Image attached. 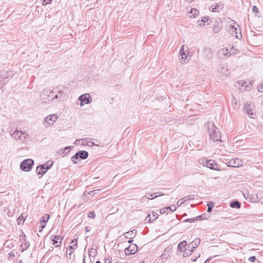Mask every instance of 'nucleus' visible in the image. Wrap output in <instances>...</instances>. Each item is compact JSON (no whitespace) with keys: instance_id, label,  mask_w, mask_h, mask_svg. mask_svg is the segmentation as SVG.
Returning <instances> with one entry per match:
<instances>
[{"instance_id":"f257e3e1","label":"nucleus","mask_w":263,"mask_h":263,"mask_svg":"<svg viewBox=\"0 0 263 263\" xmlns=\"http://www.w3.org/2000/svg\"><path fill=\"white\" fill-rule=\"evenodd\" d=\"M205 127L207 129L211 140L214 142L220 141V131L213 122H208L205 124Z\"/></svg>"},{"instance_id":"f03ea898","label":"nucleus","mask_w":263,"mask_h":263,"mask_svg":"<svg viewBox=\"0 0 263 263\" xmlns=\"http://www.w3.org/2000/svg\"><path fill=\"white\" fill-rule=\"evenodd\" d=\"M214 52L212 49L210 47H205L203 48L199 56L202 62H206L211 61Z\"/></svg>"},{"instance_id":"7ed1b4c3","label":"nucleus","mask_w":263,"mask_h":263,"mask_svg":"<svg viewBox=\"0 0 263 263\" xmlns=\"http://www.w3.org/2000/svg\"><path fill=\"white\" fill-rule=\"evenodd\" d=\"M34 161L31 159H27L23 160L20 164V168L25 172H29L34 165Z\"/></svg>"},{"instance_id":"20e7f679","label":"nucleus","mask_w":263,"mask_h":263,"mask_svg":"<svg viewBox=\"0 0 263 263\" xmlns=\"http://www.w3.org/2000/svg\"><path fill=\"white\" fill-rule=\"evenodd\" d=\"M53 164V162H51V164H49V161H48L45 164L40 165L37 166L36 169V172L38 175H41L42 176L44 174H45L47 171L49 170Z\"/></svg>"},{"instance_id":"39448f33","label":"nucleus","mask_w":263,"mask_h":263,"mask_svg":"<svg viewBox=\"0 0 263 263\" xmlns=\"http://www.w3.org/2000/svg\"><path fill=\"white\" fill-rule=\"evenodd\" d=\"M19 237L20 247L22 249V251L23 252L29 248L30 246V243L28 241H27L26 236L23 232H22V234L20 235Z\"/></svg>"},{"instance_id":"423d86ee","label":"nucleus","mask_w":263,"mask_h":263,"mask_svg":"<svg viewBox=\"0 0 263 263\" xmlns=\"http://www.w3.org/2000/svg\"><path fill=\"white\" fill-rule=\"evenodd\" d=\"M57 116L56 115H51L47 116L44 120L43 124L47 127L52 125L53 123L57 121Z\"/></svg>"},{"instance_id":"0eeeda50","label":"nucleus","mask_w":263,"mask_h":263,"mask_svg":"<svg viewBox=\"0 0 263 263\" xmlns=\"http://www.w3.org/2000/svg\"><path fill=\"white\" fill-rule=\"evenodd\" d=\"M138 247L136 244L132 243L125 249V253L126 255L134 254L138 251Z\"/></svg>"},{"instance_id":"6e6552de","label":"nucleus","mask_w":263,"mask_h":263,"mask_svg":"<svg viewBox=\"0 0 263 263\" xmlns=\"http://www.w3.org/2000/svg\"><path fill=\"white\" fill-rule=\"evenodd\" d=\"M217 55L219 59H224L229 58L231 53L229 51L228 49L222 48L218 51Z\"/></svg>"},{"instance_id":"1a4fd4ad","label":"nucleus","mask_w":263,"mask_h":263,"mask_svg":"<svg viewBox=\"0 0 263 263\" xmlns=\"http://www.w3.org/2000/svg\"><path fill=\"white\" fill-rule=\"evenodd\" d=\"M226 164L229 167H238L242 165V161L240 159L236 158L227 162Z\"/></svg>"},{"instance_id":"9d476101","label":"nucleus","mask_w":263,"mask_h":263,"mask_svg":"<svg viewBox=\"0 0 263 263\" xmlns=\"http://www.w3.org/2000/svg\"><path fill=\"white\" fill-rule=\"evenodd\" d=\"M206 164L207 167L216 171H220V169L219 168L218 164L217 162L212 159L209 160L208 161H206Z\"/></svg>"},{"instance_id":"9b49d317","label":"nucleus","mask_w":263,"mask_h":263,"mask_svg":"<svg viewBox=\"0 0 263 263\" xmlns=\"http://www.w3.org/2000/svg\"><path fill=\"white\" fill-rule=\"evenodd\" d=\"M79 100L81 103L89 104L91 102L92 99L89 93H85L79 97Z\"/></svg>"},{"instance_id":"f8f14e48","label":"nucleus","mask_w":263,"mask_h":263,"mask_svg":"<svg viewBox=\"0 0 263 263\" xmlns=\"http://www.w3.org/2000/svg\"><path fill=\"white\" fill-rule=\"evenodd\" d=\"M217 71L223 76H228L229 71L227 65L225 64H220L217 68Z\"/></svg>"},{"instance_id":"ddd939ff","label":"nucleus","mask_w":263,"mask_h":263,"mask_svg":"<svg viewBox=\"0 0 263 263\" xmlns=\"http://www.w3.org/2000/svg\"><path fill=\"white\" fill-rule=\"evenodd\" d=\"M244 111L247 112L249 116L252 118H254L255 116V113L254 112L253 109L251 108L250 104L247 102L245 105Z\"/></svg>"},{"instance_id":"4468645a","label":"nucleus","mask_w":263,"mask_h":263,"mask_svg":"<svg viewBox=\"0 0 263 263\" xmlns=\"http://www.w3.org/2000/svg\"><path fill=\"white\" fill-rule=\"evenodd\" d=\"M23 135H25V132H23L21 130H18L16 129L12 134H11V136L12 138L16 140H20L22 141Z\"/></svg>"},{"instance_id":"2eb2a0df","label":"nucleus","mask_w":263,"mask_h":263,"mask_svg":"<svg viewBox=\"0 0 263 263\" xmlns=\"http://www.w3.org/2000/svg\"><path fill=\"white\" fill-rule=\"evenodd\" d=\"M200 241V239L197 238L190 243H189L187 247L191 248V252H194L195 249L199 245Z\"/></svg>"},{"instance_id":"dca6fc26","label":"nucleus","mask_w":263,"mask_h":263,"mask_svg":"<svg viewBox=\"0 0 263 263\" xmlns=\"http://www.w3.org/2000/svg\"><path fill=\"white\" fill-rule=\"evenodd\" d=\"M229 31L232 35L235 36L237 39L239 38V34L241 36L240 32L238 33L237 29L233 25H230Z\"/></svg>"},{"instance_id":"f3484780","label":"nucleus","mask_w":263,"mask_h":263,"mask_svg":"<svg viewBox=\"0 0 263 263\" xmlns=\"http://www.w3.org/2000/svg\"><path fill=\"white\" fill-rule=\"evenodd\" d=\"M63 237L61 236L57 235L54 236V238L52 239V244L55 247H58L61 246L62 241Z\"/></svg>"},{"instance_id":"a211bd4d","label":"nucleus","mask_w":263,"mask_h":263,"mask_svg":"<svg viewBox=\"0 0 263 263\" xmlns=\"http://www.w3.org/2000/svg\"><path fill=\"white\" fill-rule=\"evenodd\" d=\"M180 53L181 54V58L179 59V62L180 63L183 64L185 62L186 60L187 59V56L186 55L184 51L183 46H182L181 48Z\"/></svg>"},{"instance_id":"6ab92c4d","label":"nucleus","mask_w":263,"mask_h":263,"mask_svg":"<svg viewBox=\"0 0 263 263\" xmlns=\"http://www.w3.org/2000/svg\"><path fill=\"white\" fill-rule=\"evenodd\" d=\"M76 154L78 157L82 159H86L88 157V153L85 151H79Z\"/></svg>"},{"instance_id":"aec40b11","label":"nucleus","mask_w":263,"mask_h":263,"mask_svg":"<svg viewBox=\"0 0 263 263\" xmlns=\"http://www.w3.org/2000/svg\"><path fill=\"white\" fill-rule=\"evenodd\" d=\"M176 210L175 205H172V206H166L160 210V213L161 214H164L167 211L170 210L171 212H174Z\"/></svg>"},{"instance_id":"412c9836","label":"nucleus","mask_w":263,"mask_h":263,"mask_svg":"<svg viewBox=\"0 0 263 263\" xmlns=\"http://www.w3.org/2000/svg\"><path fill=\"white\" fill-rule=\"evenodd\" d=\"M26 217V214L25 213H23L21 215L17 218V224L20 225L24 223Z\"/></svg>"},{"instance_id":"4be33fe9","label":"nucleus","mask_w":263,"mask_h":263,"mask_svg":"<svg viewBox=\"0 0 263 263\" xmlns=\"http://www.w3.org/2000/svg\"><path fill=\"white\" fill-rule=\"evenodd\" d=\"M187 246V242L186 240L181 241L178 245L177 249L180 252H182L183 249Z\"/></svg>"},{"instance_id":"5701e85b","label":"nucleus","mask_w":263,"mask_h":263,"mask_svg":"<svg viewBox=\"0 0 263 263\" xmlns=\"http://www.w3.org/2000/svg\"><path fill=\"white\" fill-rule=\"evenodd\" d=\"M76 241H77V239H76ZM74 247H77V242H76V243L73 246H71L69 247L68 248L67 252V253L68 252V255L69 256L70 258L71 257V255L72 254V253L75 250Z\"/></svg>"},{"instance_id":"b1692460","label":"nucleus","mask_w":263,"mask_h":263,"mask_svg":"<svg viewBox=\"0 0 263 263\" xmlns=\"http://www.w3.org/2000/svg\"><path fill=\"white\" fill-rule=\"evenodd\" d=\"M190 13L191 14V17H196L198 15L199 12L198 10L194 8H192L191 9Z\"/></svg>"},{"instance_id":"393cba45","label":"nucleus","mask_w":263,"mask_h":263,"mask_svg":"<svg viewBox=\"0 0 263 263\" xmlns=\"http://www.w3.org/2000/svg\"><path fill=\"white\" fill-rule=\"evenodd\" d=\"M230 206L233 208L239 209L241 206V204L238 201H233L230 203Z\"/></svg>"},{"instance_id":"a878e982","label":"nucleus","mask_w":263,"mask_h":263,"mask_svg":"<svg viewBox=\"0 0 263 263\" xmlns=\"http://www.w3.org/2000/svg\"><path fill=\"white\" fill-rule=\"evenodd\" d=\"M220 8L222 9L223 8V4L221 3H220L219 4H216L214 6V7L212 8V11L213 12H217L218 10H219Z\"/></svg>"},{"instance_id":"bb28decb","label":"nucleus","mask_w":263,"mask_h":263,"mask_svg":"<svg viewBox=\"0 0 263 263\" xmlns=\"http://www.w3.org/2000/svg\"><path fill=\"white\" fill-rule=\"evenodd\" d=\"M209 20V16H204L203 17L201 21H198V23L200 26H203L204 25V23L207 22Z\"/></svg>"},{"instance_id":"cd10ccee","label":"nucleus","mask_w":263,"mask_h":263,"mask_svg":"<svg viewBox=\"0 0 263 263\" xmlns=\"http://www.w3.org/2000/svg\"><path fill=\"white\" fill-rule=\"evenodd\" d=\"M221 29V26L218 24H215L213 28V31L215 33H218Z\"/></svg>"},{"instance_id":"c85d7f7f","label":"nucleus","mask_w":263,"mask_h":263,"mask_svg":"<svg viewBox=\"0 0 263 263\" xmlns=\"http://www.w3.org/2000/svg\"><path fill=\"white\" fill-rule=\"evenodd\" d=\"M249 199L252 202H256L258 201V195L256 194H251Z\"/></svg>"},{"instance_id":"c756f323","label":"nucleus","mask_w":263,"mask_h":263,"mask_svg":"<svg viewBox=\"0 0 263 263\" xmlns=\"http://www.w3.org/2000/svg\"><path fill=\"white\" fill-rule=\"evenodd\" d=\"M50 218V216L49 214H45L44 216L42 217V219L40 220V224L42 222L46 223Z\"/></svg>"},{"instance_id":"7c9ffc66","label":"nucleus","mask_w":263,"mask_h":263,"mask_svg":"<svg viewBox=\"0 0 263 263\" xmlns=\"http://www.w3.org/2000/svg\"><path fill=\"white\" fill-rule=\"evenodd\" d=\"M97 253H98V252L96 249L91 248L89 250V257H95L97 255Z\"/></svg>"},{"instance_id":"2f4dec72","label":"nucleus","mask_w":263,"mask_h":263,"mask_svg":"<svg viewBox=\"0 0 263 263\" xmlns=\"http://www.w3.org/2000/svg\"><path fill=\"white\" fill-rule=\"evenodd\" d=\"M89 139H88V138H83V139H78L76 141L75 143H76L78 142H80V141H81L82 145H86V144H87V143L89 142L88 141Z\"/></svg>"},{"instance_id":"473e14b6","label":"nucleus","mask_w":263,"mask_h":263,"mask_svg":"<svg viewBox=\"0 0 263 263\" xmlns=\"http://www.w3.org/2000/svg\"><path fill=\"white\" fill-rule=\"evenodd\" d=\"M193 252H191V250H187L186 248H185L184 252L183 254V256L184 257H186L192 254Z\"/></svg>"},{"instance_id":"72a5a7b5","label":"nucleus","mask_w":263,"mask_h":263,"mask_svg":"<svg viewBox=\"0 0 263 263\" xmlns=\"http://www.w3.org/2000/svg\"><path fill=\"white\" fill-rule=\"evenodd\" d=\"M5 212L7 214L8 217H11L14 216V211L11 212V210L9 208H6L5 210Z\"/></svg>"},{"instance_id":"f704fd0d","label":"nucleus","mask_w":263,"mask_h":263,"mask_svg":"<svg viewBox=\"0 0 263 263\" xmlns=\"http://www.w3.org/2000/svg\"><path fill=\"white\" fill-rule=\"evenodd\" d=\"M145 197L148 199H153L157 197V196L155 195V193H148L145 195Z\"/></svg>"},{"instance_id":"c9c22d12","label":"nucleus","mask_w":263,"mask_h":263,"mask_svg":"<svg viewBox=\"0 0 263 263\" xmlns=\"http://www.w3.org/2000/svg\"><path fill=\"white\" fill-rule=\"evenodd\" d=\"M207 206H208V210H207V212L208 213H210L211 212L212 210V209L214 207V204L212 202H208V204H207Z\"/></svg>"},{"instance_id":"e433bc0d","label":"nucleus","mask_w":263,"mask_h":263,"mask_svg":"<svg viewBox=\"0 0 263 263\" xmlns=\"http://www.w3.org/2000/svg\"><path fill=\"white\" fill-rule=\"evenodd\" d=\"M136 233H137V230L136 229H134L133 230L131 231L126 232L125 233L124 236L128 235V236H129V237L130 236H133L134 235V234H136Z\"/></svg>"},{"instance_id":"4c0bfd02","label":"nucleus","mask_w":263,"mask_h":263,"mask_svg":"<svg viewBox=\"0 0 263 263\" xmlns=\"http://www.w3.org/2000/svg\"><path fill=\"white\" fill-rule=\"evenodd\" d=\"M70 147L67 146L62 151V154H64V155H66L68 153H69L70 152Z\"/></svg>"},{"instance_id":"58836bf2","label":"nucleus","mask_w":263,"mask_h":263,"mask_svg":"<svg viewBox=\"0 0 263 263\" xmlns=\"http://www.w3.org/2000/svg\"><path fill=\"white\" fill-rule=\"evenodd\" d=\"M158 216L159 215L157 213H156L155 212H152V213L151 214V217H152V221H154L157 218H158Z\"/></svg>"},{"instance_id":"ea45409f","label":"nucleus","mask_w":263,"mask_h":263,"mask_svg":"<svg viewBox=\"0 0 263 263\" xmlns=\"http://www.w3.org/2000/svg\"><path fill=\"white\" fill-rule=\"evenodd\" d=\"M78 159H79V158L78 157L77 154L76 153L75 155L71 157V160L73 163L76 164L77 163L76 160Z\"/></svg>"},{"instance_id":"a19ab883","label":"nucleus","mask_w":263,"mask_h":263,"mask_svg":"<svg viewBox=\"0 0 263 263\" xmlns=\"http://www.w3.org/2000/svg\"><path fill=\"white\" fill-rule=\"evenodd\" d=\"M168 256H169L168 253H166V250H165V251L163 252L162 254L161 255V257L162 258V259H164V258H165V259H167V257H168Z\"/></svg>"},{"instance_id":"79ce46f5","label":"nucleus","mask_w":263,"mask_h":263,"mask_svg":"<svg viewBox=\"0 0 263 263\" xmlns=\"http://www.w3.org/2000/svg\"><path fill=\"white\" fill-rule=\"evenodd\" d=\"M136 234H134V235L133 236H130L129 237V236L128 235H125V237L127 238H129V240L128 241V242L129 243H132V242L133 241V240L132 239V238H134L135 236H136Z\"/></svg>"},{"instance_id":"37998d69","label":"nucleus","mask_w":263,"mask_h":263,"mask_svg":"<svg viewBox=\"0 0 263 263\" xmlns=\"http://www.w3.org/2000/svg\"><path fill=\"white\" fill-rule=\"evenodd\" d=\"M145 221L146 222H152L153 221H152V219L151 214H149L147 215V216L146 217V218L145 219Z\"/></svg>"},{"instance_id":"c03bdc74","label":"nucleus","mask_w":263,"mask_h":263,"mask_svg":"<svg viewBox=\"0 0 263 263\" xmlns=\"http://www.w3.org/2000/svg\"><path fill=\"white\" fill-rule=\"evenodd\" d=\"M205 216L204 214H201L199 216L196 217V220H200L204 219H205Z\"/></svg>"},{"instance_id":"a18cd8bd","label":"nucleus","mask_w":263,"mask_h":263,"mask_svg":"<svg viewBox=\"0 0 263 263\" xmlns=\"http://www.w3.org/2000/svg\"><path fill=\"white\" fill-rule=\"evenodd\" d=\"M195 221H197L196 220V217L195 218H190V219H185L183 222H195Z\"/></svg>"},{"instance_id":"49530a36","label":"nucleus","mask_w":263,"mask_h":263,"mask_svg":"<svg viewBox=\"0 0 263 263\" xmlns=\"http://www.w3.org/2000/svg\"><path fill=\"white\" fill-rule=\"evenodd\" d=\"M208 161V160H205V159H201V160H199V162L200 163V164L203 165V166H206V161Z\"/></svg>"},{"instance_id":"de8ad7c7","label":"nucleus","mask_w":263,"mask_h":263,"mask_svg":"<svg viewBox=\"0 0 263 263\" xmlns=\"http://www.w3.org/2000/svg\"><path fill=\"white\" fill-rule=\"evenodd\" d=\"M88 216L91 218H95V213L93 211H90L88 213Z\"/></svg>"},{"instance_id":"09e8293b","label":"nucleus","mask_w":263,"mask_h":263,"mask_svg":"<svg viewBox=\"0 0 263 263\" xmlns=\"http://www.w3.org/2000/svg\"><path fill=\"white\" fill-rule=\"evenodd\" d=\"M192 199H193V198L191 197L190 196H187L184 197V198H182L181 200L184 202V201H186L188 200Z\"/></svg>"},{"instance_id":"8fccbe9b","label":"nucleus","mask_w":263,"mask_h":263,"mask_svg":"<svg viewBox=\"0 0 263 263\" xmlns=\"http://www.w3.org/2000/svg\"><path fill=\"white\" fill-rule=\"evenodd\" d=\"M256 259V257L254 256H251L248 258V260L251 262H254Z\"/></svg>"},{"instance_id":"3c124183","label":"nucleus","mask_w":263,"mask_h":263,"mask_svg":"<svg viewBox=\"0 0 263 263\" xmlns=\"http://www.w3.org/2000/svg\"><path fill=\"white\" fill-rule=\"evenodd\" d=\"M258 90L259 91L261 92H263V83L261 85L258 86Z\"/></svg>"},{"instance_id":"603ef678","label":"nucleus","mask_w":263,"mask_h":263,"mask_svg":"<svg viewBox=\"0 0 263 263\" xmlns=\"http://www.w3.org/2000/svg\"><path fill=\"white\" fill-rule=\"evenodd\" d=\"M24 135V136H23V138H22V141H24L26 140V139H29V135L28 134H25V135Z\"/></svg>"},{"instance_id":"864d4df0","label":"nucleus","mask_w":263,"mask_h":263,"mask_svg":"<svg viewBox=\"0 0 263 263\" xmlns=\"http://www.w3.org/2000/svg\"><path fill=\"white\" fill-rule=\"evenodd\" d=\"M216 256H210L205 261L204 263H209L210 261H211L213 257H216Z\"/></svg>"},{"instance_id":"5fc2aeb1","label":"nucleus","mask_w":263,"mask_h":263,"mask_svg":"<svg viewBox=\"0 0 263 263\" xmlns=\"http://www.w3.org/2000/svg\"><path fill=\"white\" fill-rule=\"evenodd\" d=\"M253 11L254 12H258V8H257V6H254L253 7V9H252Z\"/></svg>"},{"instance_id":"6e6d98bb","label":"nucleus","mask_w":263,"mask_h":263,"mask_svg":"<svg viewBox=\"0 0 263 263\" xmlns=\"http://www.w3.org/2000/svg\"><path fill=\"white\" fill-rule=\"evenodd\" d=\"M99 190H93V191H91L90 192H89L88 193V194L89 195H93L94 194H96L97 193V192Z\"/></svg>"},{"instance_id":"4d7b16f0","label":"nucleus","mask_w":263,"mask_h":263,"mask_svg":"<svg viewBox=\"0 0 263 263\" xmlns=\"http://www.w3.org/2000/svg\"><path fill=\"white\" fill-rule=\"evenodd\" d=\"M155 195H156L157 196V197H158V196H160L164 195V194L162 193L161 192H158L155 193Z\"/></svg>"},{"instance_id":"13d9d810","label":"nucleus","mask_w":263,"mask_h":263,"mask_svg":"<svg viewBox=\"0 0 263 263\" xmlns=\"http://www.w3.org/2000/svg\"><path fill=\"white\" fill-rule=\"evenodd\" d=\"M183 203V201L180 199V200H179L177 202V204L178 205H180L181 204H182Z\"/></svg>"},{"instance_id":"bf43d9fd","label":"nucleus","mask_w":263,"mask_h":263,"mask_svg":"<svg viewBox=\"0 0 263 263\" xmlns=\"http://www.w3.org/2000/svg\"><path fill=\"white\" fill-rule=\"evenodd\" d=\"M41 227H40V228H41V230H39V232H41L42 231V229L44 228L45 227V226H46V224H43H43H42V223H41Z\"/></svg>"},{"instance_id":"052dcab7","label":"nucleus","mask_w":263,"mask_h":263,"mask_svg":"<svg viewBox=\"0 0 263 263\" xmlns=\"http://www.w3.org/2000/svg\"><path fill=\"white\" fill-rule=\"evenodd\" d=\"M63 92L62 91H60L58 92V93L57 95H59V97H61L63 95Z\"/></svg>"},{"instance_id":"680f3d73","label":"nucleus","mask_w":263,"mask_h":263,"mask_svg":"<svg viewBox=\"0 0 263 263\" xmlns=\"http://www.w3.org/2000/svg\"><path fill=\"white\" fill-rule=\"evenodd\" d=\"M85 231H86V232H89V231H90L89 227H88V226L86 227L85 228Z\"/></svg>"},{"instance_id":"e2e57ef3","label":"nucleus","mask_w":263,"mask_h":263,"mask_svg":"<svg viewBox=\"0 0 263 263\" xmlns=\"http://www.w3.org/2000/svg\"><path fill=\"white\" fill-rule=\"evenodd\" d=\"M105 263H111V261L110 259H109V258H107L105 260Z\"/></svg>"},{"instance_id":"0e129e2a","label":"nucleus","mask_w":263,"mask_h":263,"mask_svg":"<svg viewBox=\"0 0 263 263\" xmlns=\"http://www.w3.org/2000/svg\"><path fill=\"white\" fill-rule=\"evenodd\" d=\"M197 257H193L192 259H191V260L193 262H195L197 260Z\"/></svg>"},{"instance_id":"69168bd1","label":"nucleus","mask_w":263,"mask_h":263,"mask_svg":"<svg viewBox=\"0 0 263 263\" xmlns=\"http://www.w3.org/2000/svg\"><path fill=\"white\" fill-rule=\"evenodd\" d=\"M48 4V2H46V0H43V3H42V4H43V5H47V4Z\"/></svg>"},{"instance_id":"338daca9","label":"nucleus","mask_w":263,"mask_h":263,"mask_svg":"<svg viewBox=\"0 0 263 263\" xmlns=\"http://www.w3.org/2000/svg\"><path fill=\"white\" fill-rule=\"evenodd\" d=\"M85 258H86V256L85 255H83V263H86V262H85Z\"/></svg>"},{"instance_id":"774afa93","label":"nucleus","mask_w":263,"mask_h":263,"mask_svg":"<svg viewBox=\"0 0 263 263\" xmlns=\"http://www.w3.org/2000/svg\"><path fill=\"white\" fill-rule=\"evenodd\" d=\"M10 255L11 256H14V253H13V252H11L9 253Z\"/></svg>"}]
</instances>
